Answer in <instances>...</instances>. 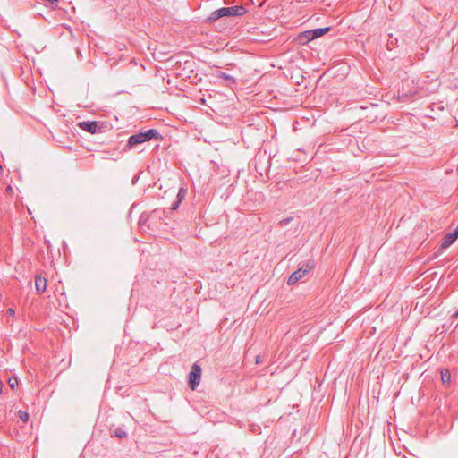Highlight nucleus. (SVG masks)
Segmentation results:
<instances>
[{
    "mask_svg": "<svg viewBox=\"0 0 458 458\" xmlns=\"http://www.w3.org/2000/svg\"><path fill=\"white\" fill-rule=\"evenodd\" d=\"M246 13V8L242 5H235L232 7H222L211 13L209 20L216 21L225 16H242Z\"/></svg>",
    "mask_w": 458,
    "mask_h": 458,
    "instance_id": "obj_1",
    "label": "nucleus"
},
{
    "mask_svg": "<svg viewBox=\"0 0 458 458\" xmlns=\"http://www.w3.org/2000/svg\"><path fill=\"white\" fill-rule=\"evenodd\" d=\"M315 267L314 259H308L304 264H302L296 271L291 274L287 280V284L289 285L294 284L299 280L303 278L310 270H312Z\"/></svg>",
    "mask_w": 458,
    "mask_h": 458,
    "instance_id": "obj_2",
    "label": "nucleus"
},
{
    "mask_svg": "<svg viewBox=\"0 0 458 458\" xmlns=\"http://www.w3.org/2000/svg\"><path fill=\"white\" fill-rule=\"evenodd\" d=\"M201 367L199 364L194 363L192 365L191 370L188 376V384L191 390H195L199 385L201 379Z\"/></svg>",
    "mask_w": 458,
    "mask_h": 458,
    "instance_id": "obj_3",
    "label": "nucleus"
},
{
    "mask_svg": "<svg viewBox=\"0 0 458 458\" xmlns=\"http://www.w3.org/2000/svg\"><path fill=\"white\" fill-rule=\"evenodd\" d=\"M78 127L92 134L98 131V123L96 121H82L78 123Z\"/></svg>",
    "mask_w": 458,
    "mask_h": 458,
    "instance_id": "obj_4",
    "label": "nucleus"
},
{
    "mask_svg": "<svg viewBox=\"0 0 458 458\" xmlns=\"http://www.w3.org/2000/svg\"><path fill=\"white\" fill-rule=\"evenodd\" d=\"M144 142L146 141L144 140L142 132H139L129 137L126 147L128 148H132L135 146Z\"/></svg>",
    "mask_w": 458,
    "mask_h": 458,
    "instance_id": "obj_5",
    "label": "nucleus"
},
{
    "mask_svg": "<svg viewBox=\"0 0 458 458\" xmlns=\"http://www.w3.org/2000/svg\"><path fill=\"white\" fill-rule=\"evenodd\" d=\"M47 281L45 276L41 275L35 276V287L38 293H42L46 291Z\"/></svg>",
    "mask_w": 458,
    "mask_h": 458,
    "instance_id": "obj_6",
    "label": "nucleus"
},
{
    "mask_svg": "<svg viewBox=\"0 0 458 458\" xmlns=\"http://www.w3.org/2000/svg\"><path fill=\"white\" fill-rule=\"evenodd\" d=\"M457 238H458V225L453 233H449L444 236V239L442 242V247L443 248L449 247L453 242H454V241Z\"/></svg>",
    "mask_w": 458,
    "mask_h": 458,
    "instance_id": "obj_7",
    "label": "nucleus"
},
{
    "mask_svg": "<svg viewBox=\"0 0 458 458\" xmlns=\"http://www.w3.org/2000/svg\"><path fill=\"white\" fill-rule=\"evenodd\" d=\"M145 141H148L152 139L161 140L162 136L156 129H150L142 132Z\"/></svg>",
    "mask_w": 458,
    "mask_h": 458,
    "instance_id": "obj_8",
    "label": "nucleus"
},
{
    "mask_svg": "<svg viewBox=\"0 0 458 458\" xmlns=\"http://www.w3.org/2000/svg\"><path fill=\"white\" fill-rule=\"evenodd\" d=\"M145 141H148L152 139L161 140L162 136L156 129H150L142 132Z\"/></svg>",
    "mask_w": 458,
    "mask_h": 458,
    "instance_id": "obj_9",
    "label": "nucleus"
},
{
    "mask_svg": "<svg viewBox=\"0 0 458 458\" xmlns=\"http://www.w3.org/2000/svg\"><path fill=\"white\" fill-rule=\"evenodd\" d=\"M187 194V190L184 188H180L177 193L176 201L173 204L172 209L175 210L178 208L180 203L185 199Z\"/></svg>",
    "mask_w": 458,
    "mask_h": 458,
    "instance_id": "obj_10",
    "label": "nucleus"
},
{
    "mask_svg": "<svg viewBox=\"0 0 458 458\" xmlns=\"http://www.w3.org/2000/svg\"><path fill=\"white\" fill-rule=\"evenodd\" d=\"M315 39L313 35L311 34V30H306L299 35V41L302 44H306L311 40Z\"/></svg>",
    "mask_w": 458,
    "mask_h": 458,
    "instance_id": "obj_11",
    "label": "nucleus"
},
{
    "mask_svg": "<svg viewBox=\"0 0 458 458\" xmlns=\"http://www.w3.org/2000/svg\"><path fill=\"white\" fill-rule=\"evenodd\" d=\"M330 30L329 27H326V28H317V29H313L311 30V34L313 35V38H318L323 35H325L327 32H328Z\"/></svg>",
    "mask_w": 458,
    "mask_h": 458,
    "instance_id": "obj_12",
    "label": "nucleus"
},
{
    "mask_svg": "<svg viewBox=\"0 0 458 458\" xmlns=\"http://www.w3.org/2000/svg\"><path fill=\"white\" fill-rule=\"evenodd\" d=\"M441 379L443 384L447 385L451 381V374L448 369H443L441 370Z\"/></svg>",
    "mask_w": 458,
    "mask_h": 458,
    "instance_id": "obj_13",
    "label": "nucleus"
},
{
    "mask_svg": "<svg viewBox=\"0 0 458 458\" xmlns=\"http://www.w3.org/2000/svg\"><path fill=\"white\" fill-rule=\"evenodd\" d=\"M216 77H217L218 79H223V80L227 81H229V82H232V83H234V82H235V79H234L233 76L229 75V74H228V73H226V72H219L217 73Z\"/></svg>",
    "mask_w": 458,
    "mask_h": 458,
    "instance_id": "obj_14",
    "label": "nucleus"
},
{
    "mask_svg": "<svg viewBox=\"0 0 458 458\" xmlns=\"http://www.w3.org/2000/svg\"><path fill=\"white\" fill-rule=\"evenodd\" d=\"M114 435L116 437L118 438H125L127 437V432L122 428H117L114 431Z\"/></svg>",
    "mask_w": 458,
    "mask_h": 458,
    "instance_id": "obj_15",
    "label": "nucleus"
},
{
    "mask_svg": "<svg viewBox=\"0 0 458 458\" xmlns=\"http://www.w3.org/2000/svg\"><path fill=\"white\" fill-rule=\"evenodd\" d=\"M47 5L51 7L52 9H55L58 4V0H43Z\"/></svg>",
    "mask_w": 458,
    "mask_h": 458,
    "instance_id": "obj_16",
    "label": "nucleus"
},
{
    "mask_svg": "<svg viewBox=\"0 0 458 458\" xmlns=\"http://www.w3.org/2000/svg\"><path fill=\"white\" fill-rule=\"evenodd\" d=\"M19 417L20 419L24 421V422H27L28 420H29V414L28 412L26 411H19Z\"/></svg>",
    "mask_w": 458,
    "mask_h": 458,
    "instance_id": "obj_17",
    "label": "nucleus"
},
{
    "mask_svg": "<svg viewBox=\"0 0 458 458\" xmlns=\"http://www.w3.org/2000/svg\"><path fill=\"white\" fill-rule=\"evenodd\" d=\"M293 218V217H287V218H284L282 220H280L279 222V225L281 226H285L286 225H288Z\"/></svg>",
    "mask_w": 458,
    "mask_h": 458,
    "instance_id": "obj_18",
    "label": "nucleus"
},
{
    "mask_svg": "<svg viewBox=\"0 0 458 458\" xmlns=\"http://www.w3.org/2000/svg\"><path fill=\"white\" fill-rule=\"evenodd\" d=\"M17 385V380L14 379V381H13L11 378L9 379V386L12 389H14L15 386Z\"/></svg>",
    "mask_w": 458,
    "mask_h": 458,
    "instance_id": "obj_19",
    "label": "nucleus"
},
{
    "mask_svg": "<svg viewBox=\"0 0 458 458\" xmlns=\"http://www.w3.org/2000/svg\"><path fill=\"white\" fill-rule=\"evenodd\" d=\"M14 313H15V311H14V310H13V309L9 308V309L7 310V314H9V315H11V316H13V315H14Z\"/></svg>",
    "mask_w": 458,
    "mask_h": 458,
    "instance_id": "obj_20",
    "label": "nucleus"
},
{
    "mask_svg": "<svg viewBox=\"0 0 458 458\" xmlns=\"http://www.w3.org/2000/svg\"><path fill=\"white\" fill-rule=\"evenodd\" d=\"M6 191H7L12 192V191H13V189H12V187H11V186H7Z\"/></svg>",
    "mask_w": 458,
    "mask_h": 458,
    "instance_id": "obj_21",
    "label": "nucleus"
},
{
    "mask_svg": "<svg viewBox=\"0 0 458 458\" xmlns=\"http://www.w3.org/2000/svg\"><path fill=\"white\" fill-rule=\"evenodd\" d=\"M2 392H3V384L0 383V394H2Z\"/></svg>",
    "mask_w": 458,
    "mask_h": 458,
    "instance_id": "obj_22",
    "label": "nucleus"
}]
</instances>
